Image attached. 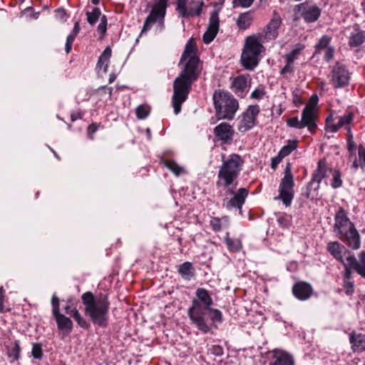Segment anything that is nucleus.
Segmentation results:
<instances>
[{
    "instance_id": "nucleus-1",
    "label": "nucleus",
    "mask_w": 365,
    "mask_h": 365,
    "mask_svg": "<svg viewBox=\"0 0 365 365\" xmlns=\"http://www.w3.org/2000/svg\"><path fill=\"white\" fill-rule=\"evenodd\" d=\"M222 155V164L217 173V187L227 188L223 200V205L227 209L235 207L240 211L245 203L249 191L245 187H241L235 192L237 185V179L240 173L244 161L237 154H232L227 160H224Z\"/></svg>"
},
{
    "instance_id": "nucleus-2",
    "label": "nucleus",
    "mask_w": 365,
    "mask_h": 365,
    "mask_svg": "<svg viewBox=\"0 0 365 365\" xmlns=\"http://www.w3.org/2000/svg\"><path fill=\"white\" fill-rule=\"evenodd\" d=\"M195 66L194 60L190 61L187 65H184L181 67L180 73L173 82L172 103L175 114L180 112L181 105L186 101L192 84L200 75L201 69L196 68Z\"/></svg>"
},
{
    "instance_id": "nucleus-3",
    "label": "nucleus",
    "mask_w": 365,
    "mask_h": 365,
    "mask_svg": "<svg viewBox=\"0 0 365 365\" xmlns=\"http://www.w3.org/2000/svg\"><path fill=\"white\" fill-rule=\"evenodd\" d=\"M82 302L85 306V314L93 324L101 327H106L108 324V312L110 302L106 294H100L95 297L92 292H86L82 297Z\"/></svg>"
},
{
    "instance_id": "nucleus-4",
    "label": "nucleus",
    "mask_w": 365,
    "mask_h": 365,
    "mask_svg": "<svg viewBox=\"0 0 365 365\" xmlns=\"http://www.w3.org/2000/svg\"><path fill=\"white\" fill-rule=\"evenodd\" d=\"M196 298L187 310V315L192 323L203 333H208L211 328L205 320V311L213 305V300L209 292L204 288H198L195 292Z\"/></svg>"
},
{
    "instance_id": "nucleus-5",
    "label": "nucleus",
    "mask_w": 365,
    "mask_h": 365,
    "mask_svg": "<svg viewBox=\"0 0 365 365\" xmlns=\"http://www.w3.org/2000/svg\"><path fill=\"white\" fill-rule=\"evenodd\" d=\"M334 231L339 238L353 250L360 247V236L355 225L348 217L345 210L340 207L334 216Z\"/></svg>"
},
{
    "instance_id": "nucleus-6",
    "label": "nucleus",
    "mask_w": 365,
    "mask_h": 365,
    "mask_svg": "<svg viewBox=\"0 0 365 365\" xmlns=\"http://www.w3.org/2000/svg\"><path fill=\"white\" fill-rule=\"evenodd\" d=\"M212 98L217 118L232 120L239 108L238 101L230 93L220 90L215 91Z\"/></svg>"
},
{
    "instance_id": "nucleus-7",
    "label": "nucleus",
    "mask_w": 365,
    "mask_h": 365,
    "mask_svg": "<svg viewBox=\"0 0 365 365\" xmlns=\"http://www.w3.org/2000/svg\"><path fill=\"white\" fill-rule=\"evenodd\" d=\"M262 36H250L245 40L241 63L247 70H253L259 63V55L264 50Z\"/></svg>"
},
{
    "instance_id": "nucleus-8",
    "label": "nucleus",
    "mask_w": 365,
    "mask_h": 365,
    "mask_svg": "<svg viewBox=\"0 0 365 365\" xmlns=\"http://www.w3.org/2000/svg\"><path fill=\"white\" fill-rule=\"evenodd\" d=\"M293 187V175L290 170L289 164L288 163L284 171V175L279 187V195L275 199H280L285 206H289L294 197Z\"/></svg>"
},
{
    "instance_id": "nucleus-9",
    "label": "nucleus",
    "mask_w": 365,
    "mask_h": 365,
    "mask_svg": "<svg viewBox=\"0 0 365 365\" xmlns=\"http://www.w3.org/2000/svg\"><path fill=\"white\" fill-rule=\"evenodd\" d=\"M329 77L333 86L335 88H340L348 86L351 79V73L344 65L336 62L332 66Z\"/></svg>"
},
{
    "instance_id": "nucleus-10",
    "label": "nucleus",
    "mask_w": 365,
    "mask_h": 365,
    "mask_svg": "<svg viewBox=\"0 0 365 365\" xmlns=\"http://www.w3.org/2000/svg\"><path fill=\"white\" fill-rule=\"evenodd\" d=\"M176 10L182 18L200 16L203 2L195 0H177Z\"/></svg>"
},
{
    "instance_id": "nucleus-11",
    "label": "nucleus",
    "mask_w": 365,
    "mask_h": 365,
    "mask_svg": "<svg viewBox=\"0 0 365 365\" xmlns=\"http://www.w3.org/2000/svg\"><path fill=\"white\" fill-rule=\"evenodd\" d=\"M259 113V106H250L242 114L241 120L238 125V130L241 133H245L252 129L257 123V116Z\"/></svg>"
},
{
    "instance_id": "nucleus-12",
    "label": "nucleus",
    "mask_w": 365,
    "mask_h": 365,
    "mask_svg": "<svg viewBox=\"0 0 365 365\" xmlns=\"http://www.w3.org/2000/svg\"><path fill=\"white\" fill-rule=\"evenodd\" d=\"M52 312L56 319L58 329L70 333L73 328V322L70 318L66 317L59 311V299L53 294L51 299Z\"/></svg>"
},
{
    "instance_id": "nucleus-13",
    "label": "nucleus",
    "mask_w": 365,
    "mask_h": 365,
    "mask_svg": "<svg viewBox=\"0 0 365 365\" xmlns=\"http://www.w3.org/2000/svg\"><path fill=\"white\" fill-rule=\"evenodd\" d=\"M168 0H160L159 2L155 5L151 10L150 14L146 18L144 25L143 26L141 34L148 31L151 26L156 22L159 19L164 18L165 14V7L167 6Z\"/></svg>"
},
{
    "instance_id": "nucleus-14",
    "label": "nucleus",
    "mask_w": 365,
    "mask_h": 365,
    "mask_svg": "<svg viewBox=\"0 0 365 365\" xmlns=\"http://www.w3.org/2000/svg\"><path fill=\"white\" fill-rule=\"evenodd\" d=\"M315 105L310 102L302 112V123L304 128L307 127L311 133L315 132L317 129V116L314 111Z\"/></svg>"
},
{
    "instance_id": "nucleus-15",
    "label": "nucleus",
    "mask_w": 365,
    "mask_h": 365,
    "mask_svg": "<svg viewBox=\"0 0 365 365\" xmlns=\"http://www.w3.org/2000/svg\"><path fill=\"white\" fill-rule=\"evenodd\" d=\"M219 26V12L217 10H214L210 14L208 27L202 37L205 43L208 44L214 40L217 34Z\"/></svg>"
},
{
    "instance_id": "nucleus-16",
    "label": "nucleus",
    "mask_w": 365,
    "mask_h": 365,
    "mask_svg": "<svg viewBox=\"0 0 365 365\" xmlns=\"http://www.w3.org/2000/svg\"><path fill=\"white\" fill-rule=\"evenodd\" d=\"M192 60L195 61V65L196 66V68H200V58L196 55L195 44L193 42L192 39H190L187 42L185 50L181 56L179 66L182 67L184 65H187Z\"/></svg>"
},
{
    "instance_id": "nucleus-17",
    "label": "nucleus",
    "mask_w": 365,
    "mask_h": 365,
    "mask_svg": "<svg viewBox=\"0 0 365 365\" xmlns=\"http://www.w3.org/2000/svg\"><path fill=\"white\" fill-rule=\"evenodd\" d=\"M354 119V114L350 112L348 114L340 117L336 124L334 123V118L332 115H329L326 119V128L327 130L332 133L336 132L340 128L344 126H350Z\"/></svg>"
},
{
    "instance_id": "nucleus-18",
    "label": "nucleus",
    "mask_w": 365,
    "mask_h": 365,
    "mask_svg": "<svg viewBox=\"0 0 365 365\" xmlns=\"http://www.w3.org/2000/svg\"><path fill=\"white\" fill-rule=\"evenodd\" d=\"M235 131L227 123H221L214 128V134L224 144H230Z\"/></svg>"
},
{
    "instance_id": "nucleus-19",
    "label": "nucleus",
    "mask_w": 365,
    "mask_h": 365,
    "mask_svg": "<svg viewBox=\"0 0 365 365\" xmlns=\"http://www.w3.org/2000/svg\"><path fill=\"white\" fill-rule=\"evenodd\" d=\"M292 293L298 299L304 301L311 297L313 293V289L309 283L299 282L293 285Z\"/></svg>"
},
{
    "instance_id": "nucleus-20",
    "label": "nucleus",
    "mask_w": 365,
    "mask_h": 365,
    "mask_svg": "<svg viewBox=\"0 0 365 365\" xmlns=\"http://www.w3.org/2000/svg\"><path fill=\"white\" fill-rule=\"evenodd\" d=\"M346 252L348 253V256H346V264H351L352 269L365 279V251L359 254V260L356 259L353 254H351L349 252Z\"/></svg>"
},
{
    "instance_id": "nucleus-21",
    "label": "nucleus",
    "mask_w": 365,
    "mask_h": 365,
    "mask_svg": "<svg viewBox=\"0 0 365 365\" xmlns=\"http://www.w3.org/2000/svg\"><path fill=\"white\" fill-rule=\"evenodd\" d=\"M328 170L326 163L324 160H320L318 163L317 169L314 172L311 182L309 183L308 189L317 190L319 187V183L323 178L327 176V171Z\"/></svg>"
},
{
    "instance_id": "nucleus-22",
    "label": "nucleus",
    "mask_w": 365,
    "mask_h": 365,
    "mask_svg": "<svg viewBox=\"0 0 365 365\" xmlns=\"http://www.w3.org/2000/svg\"><path fill=\"white\" fill-rule=\"evenodd\" d=\"M282 24V20L279 16H274L266 26L264 30V35L261 36L262 40L269 41L275 39L278 36V29Z\"/></svg>"
},
{
    "instance_id": "nucleus-23",
    "label": "nucleus",
    "mask_w": 365,
    "mask_h": 365,
    "mask_svg": "<svg viewBox=\"0 0 365 365\" xmlns=\"http://www.w3.org/2000/svg\"><path fill=\"white\" fill-rule=\"evenodd\" d=\"M272 352L274 361L270 365H294L292 356L287 352L278 349H274Z\"/></svg>"
},
{
    "instance_id": "nucleus-24",
    "label": "nucleus",
    "mask_w": 365,
    "mask_h": 365,
    "mask_svg": "<svg viewBox=\"0 0 365 365\" xmlns=\"http://www.w3.org/2000/svg\"><path fill=\"white\" fill-rule=\"evenodd\" d=\"M327 250L337 260L341 263L346 261L342 256V252L344 251V255H347L346 250L344 245L339 244L338 242H330L327 244Z\"/></svg>"
},
{
    "instance_id": "nucleus-25",
    "label": "nucleus",
    "mask_w": 365,
    "mask_h": 365,
    "mask_svg": "<svg viewBox=\"0 0 365 365\" xmlns=\"http://www.w3.org/2000/svg\"><path fill=\"white\" fill-rule=\"evenodd\" d=\"M349 341L354 351H363L365 350V334L351 333Z\"/></svg>"
},
{
    "instance_id": "nucleus-26",
    "label": "nucleus",
    "mask_w": 365,
    "mask_h": 365,
    "mask_svg": "<svg viewBox=\"0 0 365 365\" xmlns=\"http://www.w3.org/2000/svg\"><path fill=\"white\" fill-rule=\"evenodd\" d=\"M178 272L185 280H190L195 276V269L190 262H183L178 267Z\"/></svg>"
},
{
    "instance_id": "nucleus-27",
    "label": "nucleus",
    "mask_w": 365,
    "mask_h": 365,
    "mask_svg": "<svg viewBox=\"0 0 365 365\" xmlns=\"http://www.w3.org/2000/svg\"><path fill=\"white\" fill-rule=\"evenodd\" d=\"M111 53V48L109 46H107L98 58L97 66L100 68H103L104 72H107Z\"/></svg>"
},
{
    "instance_id": "nucleus-28",
    "label": "nucleus",
    "mask_w": 365,
    "mask_h": 365,
    "mask_svg": "<svg viewBox=\"0 0 365 365\" xmlns=\"http://www.w3.org/2000/svg\"><path fill=\"white\" fill-rule=\"evenodd\" d=\"M320 9L314 6L304 11L302 15L306 22L310 23L316 21L320 16Z\"/></svg>"
},
{
    "instance_id": "nucleus-29",
    "label": "nucleus",
    "mask_w": 365,
    "mask_h": 365,
    "mask_svg": "<svg viewBox=\"0 0 365 365\" xmlns=\"http://www.w3.org/2000/svg\"><path fill=\"white\" fill-rule=\"evenodd\" d=\"M225 240L230 251L238 252L242 248V242L240 240L230 238L229 237V233H227Z\"/></svg>"
},
{
    "instance_id": "nucleus-30",
    "label": "nucleus",
    "mask_w": 365,
    "mask_h": 365,
    "mask_svg": "<svg viewBox=\"0 0 365 365\" xmlns=\"http://www.w3.org/2000/svg\"><path fill=\"white\" fill-rule=\"evenodd\" d=\"M365 41V31H359L353 34L349 39V45L351 46H360Z\"/></svg>"
},
{
    "instance_id": "nucleus-31",
    "label": "nucleus",
    "mask_w": 365,
    "mask_h": 365,
    "mask_svg": "<svg viewBox=\"0 0 365 365\" xmlns=\"http://www.w3.org/2000/svg\"><path fill=\"white\" fill-rule=\"evenodd\" d=\"M247 82L245 76H240L234 79L232 83V87L237 92H242L247 87Z\"/></svg>"
},
{
    "instance_id": "nucleus-32",
    "label": "nucleus",
    "mask_w": 365,
    "mask_h": 365,
    "mask_svg": "<svg viewBox=\"0 0 365 365\" xmlns=\"http://www.w3.org/2000/svg\"><path fill=\"white\" fill-rule=\"evenodd\" d=\"M252 16L249 13L241 14L237 21V26L241 29H247L251 23Z\"/></svg>"
},
{
    "instance_id": "nucleus-33",
    "label": "nucleus",
    "mask_w": 365,
    "mask_h": 365,
    "mask_svg": "<svg viewBox=\"0 0 365 365\" xmlns=\"http://www.w3.org/2000/svg\"><path fill=\"white\" fill-rule=\"evenodd\" d=\"M71 312L72 317L81 328L88 329L90 327V324L80 314L76 307L71 310Z\"/></svg>"
},
{
    "instance_id": "nucleus-34",
    "label": "nucleus",
    "mask_w": 365,
    "mask_h": 365,
    "mask_svg": "<svg viewBox=\"0 0 365 365\" xmlns=\"http://www.w3.org/2000/svg\"><path fill=\"white\" fill-rule=\"evenodd\" d=\"M297 148V140H289L287 145L282 147L279 150V154L284 158L289 155L293 150Z\"/></svg>"
},
{
    "instance_id": "nucleus-35",
    "label": "nucleus",
    "mask_w": 365,
    "mask_h": 365,
    "mask_svg": "<svg viewBox=\"0 0 365 365\" xmlns=\"http://www.w3.org/2000/svg\"><path fill=\"white\" fill-rule=\"evenodd\" d=\"M209 315L211 320L214 322L221 323L222 322V314L217 309H213L212 307L205 311V317Z\"/></svg>"
},
{
    "instance_id": "nucleus-36",
    "label": "nucleus",
    "mask_w": 365,
    "mask_h": 365,
    "mask_svg": "<svg viewBox=\"0 0 365 365\" xmlns=\"http://www.w3.org/2000/svg\"><path fill=\"white\" fill-rule=\"evenodd\" d=\"M20 346L18 341H14L12 346L8 350L9 357L12 359V361H16L20 355Z\"/></svg>"
},
{
    "instance_id": "nucleus-37",
    "label": "nucleus",
    "mask_w": 365,
    "mask_h": 365,
    "mask_svg": "<svg viewBox=\"0 0 365 365\" xmlns=\"http://www.w3.org/2000/svg\"><path fill=\"white\" fill-rule=\"evenodd\" d=\"M165 166L171 170L175 175L178 176L182 172L183 168L178 165L174 160H166L164 162Z\"/></svg>"
},
{
    "instance_id": "nucleus-38",
    "label": "nucleus",
    "mask_w": 365,
    "mask_h": 365,
    "mask_svg": "<svg viewBox=\"0 0 365 365\" xmlns=\"http://www.w3.org/2000/svg\"><path fill=\"white\" fill-rule=\"evenodd\" d=\"M101 14V11L98 7H95L91 12L88 11L86 13L88 22L91 25L95 24L98 21Z\"/></svg>"
},
{
    "instance_id": "nucleus-39",
    "label": "nucleus",
    "mask_w": 365,
    "mask_h": 365,
    "mask_svg": "<svg viewBox=\"0 0 365 365\" xmlns=\"http://www.w3.org/2000/svg\"><path fill=\"white\" fill-rule=\"evenodd\" d=\"M136 116L139 119L146 118L150 113V108L145 105H140L136 108Z\"/></svg>"
},
{
    "instance_id": "nucleus-40",
    "label": "nucleus",
    "mask_w": 365,
    "mask_h": 365,
    "mask_svg": "<svg viewBox=\"0 0 365 365\" xmlns=\"http://www.w3.org/2000/svg\"><path fill=\"white\" fill-rule=\"evenodd\" d=\"M303 48L304 46H298L297 48H294L289 53L286 55V61L293 63V61L297 58L299 53Z\"/></svg>"
},
{
    "instance_id": "nucleus-41",
    "label": "nucleus",
    "mask_w": 365,
    "mask_h": 365,
    "mask_svg": "<svg viewBox=\"0 0 365 365\" xmlns=\"http://www.w3.org/2000/svg\"><path fill=\"white\" fill-rule=\"evenodd\" d=\"M32 356L34 359H41L43 356L42 347L40 344H33Z\"/></svg>"
},
{
    "instance_id": "nucleus-42",
    "label": "nucleus",
    "mask_w": 365,
    "mask_h": 365,
    "mask_svg": "<svg viewBox=\"0 0 365 365\" xmlns=\"http://www.w3.org/2000/svg\"><path fill=\"white\" fill-rule=\"evenodd\" d=\"M333 181L331 182V187L333 188H338L341 186L342 181L341 180V173L338 170L333 171Z\"/></svg>"
},
{
    "instance_id": "nucleus-43",
    "label": "nucleus",
    "mask_w": 365,
    "mask_h": 365,
    "mask_svg": "<svg viewBox=\"0 0 365 365\" xmlns=\"http://www.w3.org/2000/svg\"><path fill=\"white\" fill-rule=\"evenodd\" d=\"M210 224L215 232H219L223 227L222 225V220L219 217H211Z\"/></svg>"
},
{
    "instance_id": "nucleus-44",
    "label": "nucleus",
    "mask_w": 365,
    "mask_h": 365,
    "mask_svg": "<svg viewBox=\"0 0 365 365\" xmlns=\"http://www.w3.org/2000/svg\"><path fill=\"white\" fill-rule=\"evenodd\" d=\"M287 124L288 126L292 128H296L298 129L304 128V125H302V121L299 120L297 117L289 118L287 120Z\"/></svg>"
},
{
    "instance_id": "nucleus-45",
    "label": "nucleus",
    "mask_w": 365,
    "mask_h": 365,
    "mask_svg": "<svg viewBox=\"0 0 365 365\" xmlns=\"http://www.w3.org/2000/svg\"><path fill=\"white\" fill-rule=\"evenodd\" d=\"M331 38L328 36H323L319 41L318 43L316 46L317 51H319L321 49L325 48L327 47Z\"/></svg>"
},
{
    "instance_id": "nucleus-46",
    "label": "nucleus",
    "mask_w": 365,
    "mask_h": 365,
    "mask_svg": "<svg viewBox=\"0 0 365 365\" xmlns=\"http://www.w3.org/2000/svg\"><path fill=\"white\" fill-rule=\"evenodd\" d=\"M254 0H232V4L234 7H243L247 8L250 7Z\"/></svg>"
},
{
    "instance_id": "nucleus-47",
    "label": "nucleus",
    "mask_w": 365,
    "mask_h": 365,
    "mask_svg": "<svg viewBox=\"0 0 365 365\" xmlns=\"http://www.w3.org/2000/svg\"><path fill=\"white\" fill-rule=\"evenodd\" d=\"M344 287L347 295H351L354 291V282L351 279L344 280Z\"/></svg>"
},
{
    "instance_id": "nucleus-48",
    "label": "nucleus",
    "mask_w": 365,
    "mask_h": 365,
    "mask_svg": "<svg viewBox=\"0 0 365 365\" xmlns=\"http://www.w3.org/2000/svg\"><path fill=\"white\" fill-rule=\"evenodd\" d=\"M106 29H107V17L105 15H103L101 18V22L98 26V31L101 34L102 36H103L106 32Z\"/></svg>"
},
{
    "instance_id": "nucleus-49",
    "label": "nucleus",
    "mask_w": 365,
    "mask_h": 365,
    "mask_svg": "<svg viewBox=\"0 0 365 365\" xmlns=\"http://www.w3.org/2000/svg\"><path fill=\"white\" fill-rule=\"evenodd\" d=\"M347 260L346 259V261H344V262H342V264L344 265L345 267V269H344V280H349V279H351V268H352L351 267V264H347Z\"/></svg>"
},
{
    "instance_id": "nucleus-50",
    "label": "nucleus",
    "mask_w": 365,
    "mask_h": 365,
    "mask_svg": "<svg viewBox=\"0 0 365 365\" xmlns=\"http://www.w3.org/2000/svg\"><path fill=\"white\" fill-rule=\"evenodd\" d=\"M75 38H76L75 34H70L68 36V37L66 38V46H65V51H66V53H68L71 52V48H72V44L74 41Z\"/></svg>"
},
{
    "instance_id": "nucleus-51",
    "label": "nucleus",
    "mask_w": 365,
    "mask_h": 365,
    "mask_svg": "<svg viewBox=\"0 0 365 365\" xmlns=\"http://www.w3.org/2000/svg\"><path fill=\"white\" fill-rule=\"evenodd\" d=\"M283 158L278 153V155L272 159L271 167L275 170L278 164L282 161Z\"/></svg>"
},
{
    "instance_id": "nucleus-52",
    "label": "nucleus",
    "mask_w": 365,
    "mask_h": 365,
    "mask_svg": "<svg viewBox=\"0 0 365 365\" xmlns=\"http://www.w3.org/2000/svg\"><path fill=\"white\" fill-rule=\"evenodd\" d=\"M98 127V125L95 123H92L88 127V134L91 139H93L92 135L97 131Z\"/></svg>"
},
{
    "instance_id": "nucleus-53",
    "label": "nucleus",
    "mask_w": 365,
    "mask_h": 365,
    "mask_svg": "<svg viewBox=\"0 0 365 365\" xmlns=\"http://www.w3.org/2000/svg\"><path fill=\"white\" fill-rule=\"evenodd\" d=\"M359 160L365 165V148L361 145L359 146Z\"/></svg>"
},
{
    "instance_id": "nucleus-54",
    "label": "nucleus",
    "mask_w": 365,
    "mask_h": 365,
    "mask_svg": "<svg viewBox=\"0 0 365 365\" xmlns=\"http://www.w3.org/2000/svg\"><path fill=\"white\" fill-rule=\"evenodd\" d=\"M292 63H288V61H287V63L286 65L284 66V67L282 69L281 71V73L282 74H285V73H290L293 71V68H292Z\"/></svg>"
},
{
    "instance_id": "nucleus-55",
    "label": "nucleus",
    "mask_w": 365,
    "mask_h": 365,
    "mask_svg": "<svg viewBox=\"0 0 365 365\" xmlns=\"http://www.w3.org/2000/svg\"><path fill=\"white\" fill-rule=\"evenodd\" d=\"M264 93L262 90L256 89L252 93L251 97L252 98L259 99L264 96Z\"/></svg>"
},
{
    "instance_id": "nucleus-56",
    "label": "nucleus",
    "mask_w": 365,
    "mask_h": 365,
    "mask_svg": "<svg viewBox=\"0 0 365 365\" xmlns=\"http://www.w3.org/2000/svg\"><path fill=\"white\" fill-rule=\"evenodd\" d=\"M334 56V48H328L325 52L324 54V59L327 61H329Z\"/></svg>"
},
{
    "instance_id": "nucleus-57",
    "label": "nucleus",
    "mask_w": 365,
    "mask_h": 365,
    "mask_svg": "<svg viewBox=\"0 0 365 365\" xmlns=\"http://www.w3.org/2000/svg\"><path fill=\"white\" fill-rule=\"evenodd\" d=\"M347 144L348 150L352 151L356 146L355 143L353 141V135H350V138H349L347 140Z\"/></svg>"
},
{
    "instance_id": "nucleus-58",
    "label": "nucleus",
    "mask_w": 365,
    "mask_h": 365,
    "mask_svg": "<svg viewBox=\"0 0 365 365\" xmlns=\"http://www.w3.org/2000/svg\"><path fill=\"white\" fill-rule=\"evenodd\" d=\"M278 223L282 227L288 226V220L285 217L281 216L277 219Z\"/></svg>"
},
{
    "instance_id": "nucleus-59",
    "label": "nucleus",
    "mask_w": 365,
    "mask_h": 365,
    "mask_svg": "<svg viewBox=\"0 0 365 365\" xmlns=\"http://www.w3.org/2000/svg\"><path fill=\"white\" fill-rule=\"evenodd\" d=\"M222 220V225L223 227H227L229 225L230 222V218L228 216H223L222 217L220 218Z\"/></svg>"
},
{
    "instance_id": "nucleus-60",
    "label": "nucleus",
    "mask_w": 365,
    "mask_h": 365,
    "mask_svg": "<svg viewBox=\"0 0 365 365\" xmlns=\"http://www.w3.org/2000/svg\"><path fill=\"white\" fill-rule=\"evenodd\" d=\"M81 118H82V115L81 113H72L71 115V118L73 122H74L77 119H80Z\"/></svg>"
},
{
    "instance_id": "nucleus-61",
    "label": "nucleus",
    "mask_w": 365,
    "mask_h": 365,
    "mask_svg": "<svg viewBox=\"0 0 365 365\" xmlns=\"http://www.w3.org/2000/svg\"><path fill=\"white\" fill-rule=\"evenodd\" d=\"M101 89L103 90L105 93H108L110 98L111 97L113 91V88L111 87L103 86L101 88Z\"/></svg>"
},
{
    "instance_id": "nucleus-62",
    "label": "nucleus",
    "mask_w": 365,
    "mask_h": 365,
    "mask_svg": "<svg viewBox=\"0 0 365 365\" xmlns=\"http://www.w3.org/2000/svg\"><path fill=\"white\" fill-rule=\"evenodd\" d=\"M4 301H5V297H0V313H4L5 312L4 306Z\"/></svg>"
},
{
    "instance_id": "nucleus-63",
    "label": "nucleus",
    "mask_w": 365,
    "mask_h": 365,
    "mask_svg": "<svg viewBox=\"0 0 365 365\" xmlns=\"http://www.w3.org/2000/svg\"><path fill=\"white\" fill-rule=\"evenodd\" d=\"M79 30H80V28H79L78 22H76V24L74 25L73 30V33L71 34H75V37H76V35L78 34V33L79 32Z\"/></svg>"
},
{
    "instance_id": "nucleus-64",
    "label": "nucleus",
    "mask_w": 365,
    "mask_h": 365,
    "mask_svg": "<svg viewBox=\"0 0 365 365\" xmlns=\"http://www.w3.org/2000/svg\"><path fill=\"white\" fill-rule=\"evenodd\" d=\"M74 307H72L70 304H68L65 307L64 309H65V312L66 314H71L72 315V312H71V310L73 309Z\"/></svg>"
}]
</instances>
